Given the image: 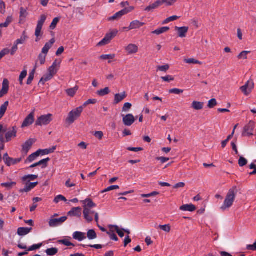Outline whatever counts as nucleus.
<instances>
[{
	"label": "nucleus",
	"instance_id": "nucleus-55",
	"mask_svg": "<svg viewBox=\"0 0 256 256\" xmlns=\"http://www.w3.org/2000/svg\"><path fill=\"white\" fill-rule=\"evenodd\" d=\"M60 200H62V201H64V202H66L67 200L66 199V198L62 196V195H58V196H57L54 199V202H55V203H58L60 201Z\"/></svg>",
	"mask_w": 256,
	"mask_h": 256
},
{
	"label": "nucleus",
	"instance_id": "nucleus-64",
	"mask_svg": "<svg viewBox=\"0 0 256 256\" xmlns=\"http://www.w3.org/2000/svg\"><path fill=\"white\" fill-rule=\"evenodd\" d=\"M158 8L157 6H156L155 3L154 2V4L150 5L149 6H147L146 8L144 9V10L145 11H146V12H152L154 9Z\"/></svg>",
	"mask_w": 256,
	"mask_h": 256
},
{
	"label": "nucleus",
	"instance_id": "nucleus-7",
	"mask_svg": "<svg viewBox=\"0 0 256 256\" xmlns=\"http://www.w3.org/2000/svg\"><path fill=\"white\" fill-rule=\"evenodd\" d=\"M35 142L36 140L34 139L30 138L22 144V152L24 154V156H26L28 154L32 145Z\"/></svg>",
	"mask_w": 256,
	"mask_h": 256
},
{
	"label": "nucleus",
	"instance_id": "nucleus-50",
	"mask_svg": "<svg viewBox=\"0 0 256 256\" xmlns=\"http://www.w3.org/2000/svg\"><path fill=\"white\" fill-rule=\"evenodd\" d=\"M248 164V160L246 158L242 156H240L238 160V164L240 166L242 167Z\"/></svg>",
	"mask_w": 256,
	"mask_h": 256
},
{
	"label": "nucleus",
	"instance_id": "nucleus-59",
	"mask_svg": "<svg viewBox=\"0 0 256 256\" xmlns=\"http://www.w3.org/2000/svg\"><path fill=\"white\" fill-rule=\"evenodd\" d=\"M184 90H180L176 88H172L169 90V93L174 94H182Z\"/></svg>",
	"mask_w": 256,
	"mask_h": 256
},
{
	"label": "nucleus",
	"instance_id": "nucleus-33",
	"mask_svg": "<svg viewBox=\"0 0 256 256\" xmlns=\"http://www.w3.org/2000/svg\"><path fill=\"white\" fill-rule=\"evenodd\" d=\"M78 90V86H76L74 88L66 90V92L68 96L70 97H74Z\"/></svg>",
	"mask_w": 256,
	"mask_h": 256
},
{
	"label": "nucleus",
	"instance_id": "nucleus-25",
	"mask_svg": "<svg viewBox=\"0 0 256 256\" xmlns=\"http://www.w3.org/2000/svg\"><path fill=\"white\" fill-rule=\"evenodd\" d=\"M180 209L182 211H188V212H194L196 210V206L192 204H184L182 206Z\"/></svg>",
	"mask_w": 256,
	"mask_h": 256
},
{
	"label": "nucleus",
	"instance_id": "nucleus-44",
	"mask_svg": "<svg viewBox=\"0 0 256 256\" xmlns=\"http://www.w3.org/2000/svg\"><path fill=\"white\" fill-rule=\"evenodd\" d=\"M47 55L40 53L38 56V60L40 65L44 64L46 62V58Z\"/></svg>",
	"mask_w": 256,
	"mask_h": 256
},
{
	"label": "nucleus",
	"instance_id": "nucleus-23",
	"mask_svg": "<svg viewBox=\"0 0 256 256\" xmlns=\"http://www.w3.org/2000/svg\"><path fill=\"white\" fill-rule=\"evenodd\" d=\"M32 230V228H19L17 233L20 236H24L28 234Z\"/></svg>",
	"mask_w": 256,
	"mask_h": 256
},
{
	"label": "nucleus",
	"instance_id": "nucleus-40",
	"mask_svg": "<svg viewBox=\"0 0 256 256\" xmlns=\"http://www.w3.org/2000/svg\"><path fill=\"white\" fill-rule=\"evenodd\" d=\"M110 231L106 232V233L108 235H109L111 240H114L115 241H118V236L114 234V230H112V228H110Z\"/></svg>",
	"mask_w": 256,
	"mask_h": 256
},
{
	"label": "nucleus",
	"instance_id": "nucleus-6",
	"mask_svg": "<svg viewBox=\"0 0 256 256\" xmlns=\"http://www.w3.org/2000/svg\"><path fill=\"white\" fill-rule=\"evenodd\" d=\"M67 218L66 216H62L59 218H51L48 222L49 226L52 228L58 226L64 222Z\"/></svg>",
	"mask_w": 256,
	"mask_h": 256
},
{
	"label": "nucleus",
	"instance_id": "nucleus-17",
	"mask_svg": "<svg viewBox=\"0 0 256 256\" xmlns=\"http://www.w3.org/2000/svg\"><path fill=\"white\" fill-rule=\"evenodd\" d=\"M175 30L178 31V36L180 38H184L188 32V28L186 26L175 27Z\"/></svg>",
	"mask_w": 256,
	"mask_h": 256
},
{
	"label": "nucleus",
	"instance_id": "nucleus-4",
	"mask_svg": "<svg viewBox=\"0 0 256 256\" xmlns=\"http://www.w3.org/2000/svg\"><path fill=\"white\" fill-rule=\"evenodd\" d=\"M52 115L50 114H48L46 115L41 116L40 117H38L36 121L35 125L36 126L47 125L52 121Z\"/></svg>",
	"mask_w": 256,
	"mask_h": 256
},
{
	"label": "nucleus",
	"instance_id": "nucleus-18",
	"mask_svg": "<svg viewBox=\"0 0 256 256\" xmlns=\"http://www.w3.org/2000/svg\"><path fill=\"white\" fill-rule=\"evenodd\" d=\"M55 42L54 38H52L49 42H46L42 49V54L47 55L48 50L52 47L53 44Z\"/></svg>",
	"mask_w": 256,
	"mask_h": 256
},
{
	"label": "nucleus",
	"instance_id": "nucleus-34",
	"mask_svg": "<svg viewBox=\"0 0 256 256\" xmlns=\"http://www.w3.org/2000/svg\"><path fill=\"white\" fill-rule=\"evenodd\" d=\"M46 252L48 256H53L56 255L58 252V249L56 248H48L46 250Z\"/></svg>",
	"mask_w": 256,
	"mask_h": 256
},
{
	"label": "nucleus",
	"instance_id": "nucleus-63",
	"mask_svg": "<svg viewBox=\"0 0 256 256\" xmlns=\"http://www.w3.org/2000/svg\"><path fill=\"white\" fill-rule=\"evenodd\" d=\"M217 104L216 100L215 98H212L208 101V106L209 108H213Z\"/></svg>",
	"mask_w": 256,
	"mask_h": 256
},
{
	"label": "nucleus",
	"instance_id": "nucleus-54",
	"mask_svg": "<svg viewBox=\"0 0 256 256\" xmlns=\"http://www.w3.org/2000/svg\"><path fill=\"white\" fill-rule=\"evenodd\" d=\"M159 192H152L150 194H142L140 195L141 197L142 198H150L152 196H157L159 194Z\"/></svg>",
	"mask_w": 256,
	"mask_h": 256
},
{
	"label": "nucleus",
	"instance_id": "nucleus-41",
	"mask_svg": "<svg viewBox=\"0 0 256 256\" xmlns=\"http://www.w3.org/2000/svg\"><path fill=\"white\" fill-rule=\"evenodd\" d=\"M26 75H27V70H24L20 73V77H19V82H20V84L21 86L23 85V84H24L23 80L26 77Z\"/></svg>",
	"mask_w": 256,
	"mask_h": 256
},
{
	"label": "nucleus",
	"instance_id": "nucleus-13",
	"mask_svg": "<svg viewBox=\"0 0 256 256\" xmlns=\"http://www.w3.org/2000/svg\"><path fill=\"white\" fill-rule=\"evenodd\" d=\"M42 243L35 244L28 248L26 246L19 244H18V246L20 249L27 250V251H33L39 249L42 246Z\"/></svg>",
	"mask_w": 256,
	"mask_h": 256
},
{
	"label": "nucleus",
	"instance_id": "nucleus-52",
	"mask_svg": "<svg viewBox=\"0 0 256 256\" xmlns=\"http://www.w3.org/2000/svg\"><path fill=\"white\" fill-rule=\"evenodd\" d=\"M250 52V51H242L238 56V59H247V54Z\"/></svg>",
	"mask_w": 256,
	"mask_h": 256
},
{
	"label": "nucleus",
	"instance_id": "nucleus-11",
	"mask_svg": "<svg viewBox=\"0 0 256 256\" xmlns=\"http://www.w3.org/2000/svg\"><path fill=\"white\" fill-rule=\"evenodd\" d=\"M9 90V82L8 79L4 78L2 82V86L0 90V98L8 94Z\"/></svg>",
	"mask_w": 256,
	"mask_h": 256
},
{
	"label": "nucleus",
	"instance_id": "nucleus-27",
	"mask_svg": "<svg viewBox=\"0 0 256 256\" xmlns=\"http://www.w3.org/2000/svg\"><path fill=\"white\" fill-rule=\"evenodd\" d=\"M204 102L194 101L192 104V108L196 110H200L204 107Z\"/></svg>",
	"mask_w": 256,
	"mask_h": 256
},
{
	"label": "nucleus",
	"instance_id": "nucleus-22",
	"mask_svg": "<svg viewBox=\"0 0 256 256\" xmlns=\"http://www.w3.org/2000/svg\"><path fill=\"white\" fill-rule=\"evenodd\" d=\"M126 94L125 92H124L122 94H116L114 95V104H118L126 97Z\"/></svg>",
	"mask_w": 256,
	"mask_h": 256
},
{
	"label": "nucleus",
	"instance_id": "nucleus-36",
	"mask_svg": "<svg viewBox=\"0 0 256 256\" xmlns=\"http://www.w3.org/2000/svg\"><path fill=\"white\" fill-rule=\"evenodd\" d=\"M20 20L25 18L28 14L27 12V8H24L23 7H21L20 8Z\"/></svg>",
	"mask_w": 256,
	"mask_h": 256
},
{
	"label": "nucleus",
	"instance_id": "nucleus-10",
	"mask_svg": "<svg viewBox=\"0 0 256 256\" xmlns=\"http://www.w3.org/2000/svg\"><path fill=\"white\" fill-rule=\"evenodd\" d=\"M123 116L122 122L124 124L130 126H132L135 121V118L132 114H128L125 116Z\"/></svg>",
	"mask_w": 256,
	"mask_h": 256
},
{
	"label": "nucleus",
	"instance_id": "nucleus-62",
	"mask_svg": "<svg viewBox=\"0 0 256 256\" xmlns=\"http://www.w3.org/2000/svg\"><path fill=\"white\" fill-rule=\"evenodd\" d=\"M8 104L9 102L8 101H6V102H4V104H2L0 106V111L5 114V112L6 111L8 106Z\"/></svg>",
	"mask_w": 256,
	"mask_h": 256
},
{
	"label": "nucleus",
	"instance_id": "nucleus-12",
	"mask_svg": "<svg viewBox=\"0 0 256 256\" xmlns=\"http://www.w3.org/2000/svg\"><path fill=\"white\" fill-rule=\"evenodd\" d=\"M95 213L94 211L91 210L90 208H84V217L88 222H90L93 220L92 217L90 216V214H95Z\"/></svg>",
	"mask_w": 256,
	"mask_h": 256
},
{
	"label": "nucleus",
	"instance_id": "nucleus-3",
	"mask_svg": "<svg viewBox=\"0 0 256 256\" xmlns=\"http://www.w3.org/2000/svg\"><path fill=\"white\" fill-rule=\"evenodd\" d=\"M134 10V6H129L128 8H124L121 10L120 11L116 13L113 16L108 18V21L118 20L120 19L123 16L128 14V13Z\"/></svg>",
	"mask_w": 256,
	"mask_h": 256
},
{
	"label": "nucleus",
	"instance_id": "nucleus-28",
	"mask_svg": "<svg viewBox=\"0 0 256 256\" xmlns=\"http://www.w3.org/2000/svg\"><path fill=\"white\" fill-rule=\"evenodd\" d=\"M170 28L168 26L162 27L152 32V34H156V35H160L162 34L168 32L170 30Z\"/></svg>",
	"mask_w": 256,
	"mask_h": 256
},
{
	"label": "nucleus",
	"instance_id": "nucleus-37",
	"mask_svg": "<svg viewBox=\"0 0 256 256\" xmlns=\"http://www.w3.org/2000/svg\"><path fill=\"white\" fill-rule=\"evenodd\" d=\"M110 92V90L109 88L108 87H106L104 89H101V90H98L96 94L98 96H106V95L108 94Z\"/></svg>",
	"mask_w": 256,
	"mask_h": 256
},
{
	"label": "nucleus",
	"instance_id": "nucleus-30",
	"mask_svg": "<svg viewBox=\"0 0 256 256\" xmlns=\"http://www.w3.org/2000/svg\"><path fill=\"white\" fill-rule=\"evenodd\" d=\"M22 160V157H21L20 158H10V160L8 161V162H6V164L8 166H10L12 165H14V164H16L20 162Z\"/></svg>",
	"mask_w": 256,
	"mask_h": 256
},
{
	"label": "nucleus",
	"instance_id": "nucleus-5",
	"mask_svg": "<svg viewBox=\"0 0 256 256\" xmlns=\"http://www.w3.org/2000/svg\"><path fill=\"white\" fill-rule=\"evenodd\" d=\"M254 88V82L252 81L250 82V80H248L244 86L240 88V90L245 96H248L251 93Z\"/></svg>",
	"mask_w": 256,
	"mask_h": 256
},
{
	"label": "nucleus",
	"instance_id": "nucleus-8",
	"mask_svg": "<svg viewBox=\"0 0 256 256\" xmlns=\"http://www.w3.org/2000/svg\"><path fill=\"white\" fill-rule=\"evenodd\" d=\"M38 184V182H30V180H28L26 182L25 186L22 189H20V192H28L30 191L32 189L34 188Z\"/></svg>",
	"mask_w": 256,
	"mask_h": 256
},
{
	"label": "nucleus",
	"instance_id": "nucleus-20",
	"mask_svg": "<svg viewBox=\"0 0 256 256\" xmlns=\"http://www.w3.org/2000/svg\"><path fill=\"white\" fill-rule=\"evenodd\" d=\"M128 54H136L138 51V47L134 44H130L125 48Z\"/></svg>",
	"mask_w": 256,
	"mask_h": 256
},
{
	"label": "nucleus",
	"instance_id": "nucleus-19",
	"mask_svg": "<svg viewBox=\"0 0 256 256\" xmlns=\"http://www.w3.org/2000/svg\"><path fill=\"white\" fill-rule=\"evenodd\" d=\"M144 24H145L144 22H140L138 20H134L130 22V25L128 27V30L139 28L144 25Z\"/></svg>",
	"mask_w": 256,
	"mask_h": 256
},
{
	"label": "nucleus",
	"instance_id": "nucleus-1",
	"mask_svg": "<svg viewBox=\"0 0 256 256\" xmlns=\"http://www.w3.org/2000/svg\"><path fill=\"white\" fill-rule=\"evenodd\" d=\"M238 189L236 186H233L229 190L224 202L220 208L221 210H224L232 206L234 201Z\"/></svg>",
	"mask_w": 256,
	"mask_h": 256
},
{
	"label": "nucleus",
	"instance_id": "nucleus-48",
	"mask_svg": "<svg viewBox=\"0 0 256 256\" xmlns=\"http://www.w3.org/2000/svg\"><path fill=\"white\" fill-rule=\"evenodd\" d=\"M60 20V18H55L52 20V22L51 23V24H50V29L54 30L56 28L58 23L59 22Z\"/></svg>",
	"mask_w": 256,
	"mask_h": 256
},
{
	"label": "nucleus",
	"instance_id": "nucleus-31",
	"mask_svg": "<svg viewBox=\"0 0 256 256\" xmlns=\"http://www.w3.org/2000/svg\"><path fill=\"white\" fill-rule=\"evenodd\" d=\"M38 176L34 174H28L24 176L22 180L23 182H27L28 180H34L38 178Z\"/></svg>",
	"mask_w": 256,
	"mask_h": 256
},
{
	"label": "nucleus",
	"instance_id": "nucleus-60",
	"mask_svg": "<svg viewBox=\"0 0 256 256\" xmlns=\"http://www.w3.org/2000/svg\"><path fill=\"white\" fill-rule=\"evenodd\" d=\"M10 52V50L8 48H5L0 52V60L6 55Z\"/></svg>",
	"mask_w": 256,
	"mask_h": 256
},
{
	"label": "nucleus",
	"instance_id": "nucleus-42",
	"mask_svg": "<svg viewBox=\"0 0 256 256\" xmlns=\"http://www.w3.org/2000/svg\"><path fill=\"white\" fill-rule=\"evenodd\" d=\"M46 19V16L45 14H42L40 16V18L38 20L37 24V26L42 27L44 24V23Z\"/></svg>",
	"mask_w": 256,
	"mask_h": 256
},
{
	"label": "nucleus",
	"instance_id": "nucleus-46",
	"mask_svg": "<svg viewBox=\"0 0 256 256\" xmlns=\"http://www.w3.org/2000/svg\"><path fill=\"white\" fill-rule=\"evenodd\" d=\"M34 70H32V72H30L28 78L27 80L26 84L28 85H30L32 84V81L33 80L34 78Z\"/></svg>",
	"mask_w": 256,
	"mask_h": 256
},
{
	"label": "nucleus",
	"instance_id": "nucleus-39",
	"mask_svg": "<svg viewBox=\"0 0 256 256\" xmlns=\"http://www.w3.org/2000/svg\"><path fill=\"white\" fill-rule=\"evenodd\" d=\"M87 236L89 240H94L96 238L97 236L94 230H90L88 232Z\"/></svg>",
	"mask_w": 256,
	"mask_h": 256
},
{
	"label": "nucleus",
	"instance_id": "nucleus-26",
	"mask_svg": "<svg viewBox=\"0 0 256 256\" xmlns=\"http://www.w3.org/2000/svg\"><path fill=\"white\" fill-rule=\"evenodd\" d=\"M73 238L80 242L86 238L85 234L80 232H76L73 234Z\"/></svg>",
	"mask_w": 256,
	"mask_h": 256
},
{
	"label": "nucleus",
	"instance_id": "nucleus-43",
	"mask_svg": "<svg viewBox=\"0 0 256 256\" xmlns=\"http://www.w3.org/2000/svg\"><path fill=\"white\" fill-rule=\"evenodd\" d=\"M16 182H4L1 184V186L4 188H6L8 189H10L12 186H16Z\"/></svg>",
	"mask_w": 256,
	"mask_h": 256
},
{
	"label": "nucleus",
	"instance_id": "nucleus-45",
	"mask_svg": "<svg viewBox=\"0 0 256 256\" xmlns=\"http://www.w3.org/2000/svg\"><path fill=\"white\" fill-rule=\"evenodd\" d=\"M178 18V17L176 16H170L167 18H166L162 22V24H166L170 22L174 21L175 20H176Z\"/></svg>",
	"mask_w": 256,
	"mask_h": 256
},
{
	"label": "nucleus",
	"instance_id": "nucleus-47",
	"mask_svg": "<svg viewBox=\"0 0 256 256\" xmlns=\"http://www.w3.org/2000/svg\"><path fill=\"white\" fill-rule=\"evenodd\" d=\"M52 74H49L44 76L40 80L39 82V84H41L42 81H44V82H46L50 80L52 78Z\"/></svg>",
	"mask_w": 256,
	"mask_h": 256
},
{
	"label": "nucleus",
	"instance_id": "nucleus-35",
	"mask_svg": "<svg viewBox=\"0 0 256 256\" xmlns=\"http://www.w3.org/2000/svg\"><path fill=\"white\" fill-rule=\"evenodd\" d=\"M110 228H114V230L116 231L117 234H118V236L120 238H122L124 236V232L122 229H120L118 226H113V225H110L109 226Z\"/></svg>",
	"mask_w": 256,
	"mask_h": 256
},
{
	"label": "nucleus",
	"instance_id": "nucleus-16",
	"mask_svg": "<svg viewBox=\"0 0 256 256\" xmlns=\"http://www.w3.org/2000/svg\"><path fill=\"white\" fill-rule=\"evenodd\" d=\"M50 160V158H47L31 165L28 168H33L37 166H42V168H44L48 166V162Z\"/></svg>",
	"mask_w": 256,
	"mask_h": 256
},
{
	"label": "nucleus",
	"instance_id": "nucleus-57",
	"mask_svg": "<svg viewBox=\"0 0 256 256\" xmlns=\"http://www.w3.org/2000/svg\"><path fill=\"white\" fill-rule=\"evenodd\" d=\"M58 242L60 244H63L66 246H74V244L72 243L71 242H69L68 240L66 239L60 240L58 241Z\"/></svg>",
	"mask_w": 256,
	"mask_h": 256
},
{
	"label": "nucleus",
	"instance_id": "nucleus-53",
	"mask_svg": "<svg viewBox=\"0 0 256 256\" xmlns=\"http://www.w3.org/2000/svg\"><path fill=\"white\" fill-rule=\"evenodd\" d=\"M42 27L38 26H36V31H35V36L36 37V42H38L39 40L38 37L40 35V32H41V30H42Z\"/></svg>",
	"mask_w": 256,
	"mask_h": 256
},
{
	"label": "nucleus",
	"instance_id": "nucleus-9",
	"mask_svg": "<svg viewBox=\"0 0 256 256\" xmlns=\"http://www.w3.org/2000/svg\"><path fill=\"white\" fill-rule=\"evenodd\" d=\"M34 111L31 112L24 119L22 125V127H26L30 125H31L34 120Z\"/></svg>",
	"mask_w": 256,
	"mask_h": 256
},
{
	"label": "nucleus",
	"instance_id": "nucleus-38",
	"mask_svg": "<svg viewBox=\"0 0 256 256\" xmlns=\"http://www.w3.org/2000/svg\"><path fill=\"white\" fill-rule=\"evenodd\" d=\"M12 16H8L7 17L6 20L4 22L0 24V27L6 28L12 22Z\"/></svg>",
	"mask_w": 256,
	"mask_h": 256
},
{
	"label": "nucleus",
	"instance_id": "nucleus-14",
	"mask_svg": "<svg viewBox=\"0 0 256 256\" xmlns=\"http://www.w3.org/2000/svg\"><path fill=\"white\" fill-rule=\"evenodd\" d=\"M82 208L80 207L73 208L68 212V216H70L80 217L82 215Z\"/></svg>",
	"mask_w": 256,
	"mask_h": 256
},
{
	"label": "nucleus",
	"instance_id": "nucleus-32",
	"mask_svg": "<svg viewBox=\"0 0 256 256\" xmlns=\"http://www.w3.org/2000/svg\"><path fill=\"white\" fill-rule=\"evenodd\" d=\"M118 31L116 30H114L111 31L110 32L106 34L105 37L110 41L114 38L117 34Z\"/></svg>",
	"mask_w": 256,
	"mask_h": 256
},
{
	"label": "nucleus",
	"instance_id": "nucleus-24",
	"mask_svg": "<svg viewBox=\"0 0 256 256\" xmlns=\"http://www.w3.org/2000/svg\"><path fill=\"white\" fill-rule=\"evenodd\" d=\"M82 202L85 204L84 206V208H92L96 206V204L94 203L90 198H86L85 200L82 201Z\"/></svg>",
	"mask_w": 256,
	"mask_h": 256
},
{
	"label": "nucleus",
	"instance_id": "nucleus-56",
	"mask_svg": "<svg viewBox=\"0 0 256 256\" xmlns=\"http://www.w3.org/2000/svg\"><path fill=\"white\" fill-rule=\"evenodd\" d=\"M115 58V54H102L100 56V58L102 60H112Z\"/></svg>",
	"mask_w": 256,
	"mask_h": 256
},
{
	"label": "nucleus",
	"instance_id": "nucleus-29",
	"mask_svg": "<svg viewBox=\"0 0 256 256\" xmlns=\"http://www.w3.org/2000/svg\"><path fill=\"white\" fill-rule=\"evenodd\" d=\"M28 38V36L26 35V30H24L22 32V36H21L20 38L19 39H18L15 42L16 43V44H23L25 41Z\"/></svg>",
	"mask_w": 256,
	"mask_h": 256
},
{
	"label": "nucleus",
	"instance_id": "nucleus-51",
	"mask_svg": "<svg viewBox=\"0 0 256 256\" xmlns=\"http://www.w3.org/2000/svg\"><path fill=\"white\" fill-rule=\"evenodd\" d=\"M158 228L164 232H169L170 231V226L169 224L165 225H160Z\"/></svg>",
	"mask_w": 256,
	"mask_h": 256
},
{
	"label": "nucleus",
	"instance_id": "nucleus-61",
	"mask_svg": "<svg viewBox=\"0 0 256 256\" xmlns=\"http://www.w3.org/2000/svg\"><path fill=\"white\" fill-rule=\"evenodd\" d=\"M8 104L9 102L8 101H6V102H4V104H2L0 106V111L5 114V112L6 111L8 106Z\"/></svg>",
	"mask_w": 256,
	"mask_h": 256
},
{
	"label": "nucleus",
	"instance_id": "nucleus-21",
	"mask_svg": "<svg viewBox=\"0 0 256 256\" xmlns=\"http://www.w3.org/2000/svg\"><path fill=\"white\" fill-rule=\"evenodd\" d=\"M12 130L8 132L6 134V142H8L11 140L12 137H16V126L12 128Z\"/></svg>",
	"mask_w": 256,
	"mask_h": 256
},
{
	"label": "nucleus",
	"instance_id": "nucleus-2",
	"mask_svg": "<svg viewBox=\"0 0 256 256\" xmlns=\"http://www.w3.org/2000/svg\"><path fill=\"white\" fill-rule=\"evenodd\" d=\"M83 110V106H79L76 109L72 110L68 114L66 122L70 124H72L80 116Z\"/></svg>",
	"mask_w": 256,
	"mask_h": 256
},
{
	"label": "nucleus",
	"instance_id": "nucleus-15",
	"mask_svg": "<svg viewBox=\"0 0 256 256\" xmlns=\"http://www.w3.org/2000/svg\"><path fill=\"white\" fill-rule=\"evenodd\" d=\"M255 126V123L253 121H250L249 123L245 126L244 130V132L247 134L248 136L253 135L252 132Z\"/></svg>",
	"mask_w": 256,
	"mask_h": 256
},
{
	"label": "nucleus",
	"instance_id": "nucleus-58",
	"mask_svg": "<svg viewBox=\"0 0 256 256\" xmlns=\"http://www.w3.org/2000/svg\"><path fill=\"white\" fill-rule=\"evenodd\" d=\"M132 106V104L130 102H126L124 104V106L122 107V112H128L129 110L131 108Z\"/></svg>",
	"mask_w": 256,
	"mask_h": 256
},
{
	"label": "nucleus",
	"instance_id": "nucleus-49",
	"mask_svg": "<svg viewBox=\"0 0 256 256\" xmlns=\"http://www.w3.org/2000/svg\"><path fill=\"white\" fill-rule=\"evenodd\" d=\"M186 63L190 64H201L202 62L194 58L185 59L184 60Z\"/></svg>",
	"mask_w": 256,
	"mask_h": 256
}]
</instances>
